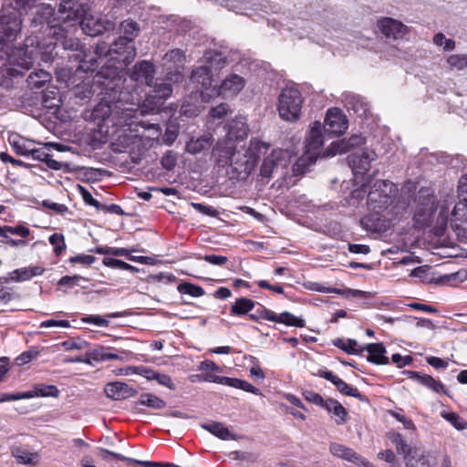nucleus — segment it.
I'll list each match as a JSON object with an SVG mask.
<instances>
[{"label": "nucleus", "mask_w": 467, "mask_h": 467, "mask_svg": "<svg viewBox=\"0 0 467 467\" xmlns=\"http://www.w3.org/2000/svg\"><path fill=\"white\" fill-rule=\"evenodd\" d=\"M205 60L207 65L197 67L191 77L193 83L201 85V97L203 101H209L216 97L234 99L244 90L246 80L235 73L226 76L220 85L213 84V72L225 65V60L221 55L206 54Z\"/></svg>", "instance_id": "obj_1"}, {"label": "nucleus", "mask_w": 467, "mask_h": 467, "mask_svg": "<svg viewBox=\"0 0 467 467\" xmlns=\"http://www.w3.org/2000/svg\"><path fill=\"white\" fill-rule=\"evenodd\" d=\"M262 147L267 149V145L260 141H251L248 148L241 145L240 141L225 142L224 145L218 144L215 152L220 165H230L238 180H246L257 162L254 150Z\"/></svg>", "instance_id": "obj_2"}, {"label": "nucleus", "mask_w": 467, "mask_h": 467, "mask_svg": "<svg viewBox=\"0 0 467 467\" xmlns=\"http://www.w3.org/2000/svg\"><path fill=\"white\" fill-rule=\"evenodd\" d=\"M397 187L389 181L378 180L368 192L367 205L369 213L362 219V223L370 230H378V223H371L373 220H379V216H385L388 209L393 203L397 193Z\"/></svg>", "instance_id": "obj_3"}, {"label": "nucleus", "mask_w": 467, "mask_h": 467, "mask_svg": "<svg viewBox=\"0 0 467 467\" xmlns=\"http://www.w3.org/2000/svg\"><path fill=\"white\" fill-rule=\"evenodd\" d=\"M438 212L437 223L439 224L438 234L443 232L449 221V205L447 201L442 203H435V197L428 191H421L419 194V203L417 205L414 219L420 225L430 223L436 211Z\"/></svg>", "instance_id": "obj_4"}, {"label": "nucleus", "mask_w": 467, "mask_h": 467, "mask_svg": "<svg viewBox=\"0 0 467 467\" xmlns=\"http://www.w3.org/2000/svg\"><path fill=\"white\" fill-rule=\"evenodd\" d=\"M16 6H6L0 16V48L9 47L19 35L22 27L21 8L29 5L30 0H15Z\"/></svg>", "instance_id": "obj_5"}, {"label": "nucleus", "mask_w": 467, "mask_h": 467, "mask_svg": "<svg viewBox=\"0 0 467 467\" xmlns=\"http://www.w3.org/2000/svg\"><path fill=\"white\" fill-rule=\"evenodd\" d=\"M387 437L395 446L397 452L402 456L406 467L435 466V457L431 452L420 447L408 444L400 433L389 431Z\"/></svg>", "instance_id": "obj_6"}, {"label": "nucleus", "mask_w": 467, "mask_h": 467, "mask_svg": "<svg viewBox=\"0 0 467 467\" xmlns=\"http://www.w3.org/2000/svg\"><path fill=\"white\" fill-rule=\"evenodd\" d=\"M303 97L297 88L285 86L278 97L277 110L280 118L285 121L299 119L303 105Z\"/></svg>", "instance_id": "obj_7"}, {"label": "nucleus", "mask_w": 467, "mask_h": 467, "mask_svg": "<svg viewBox=\"0 0 467 467\" xmlns=\"http://www.w3.org/2000/svg\"><path fill=\"white\" fill-rule=\"evenodd\" d=\"M291 161L289 151L275 149L262 161L259 175L262 179L269 180L276 175H285Z\"/></svg>", "instance_id": "obj_8"}, {"label": "nucleus", "mask_w": 467, "mask_h": 467, "mask_svg": "<svg viewBox=\"0 0 467 467\" xmlns=\"http://www.w3.org/2000/svg\"><path fill=\"white\" fill-rule=\"evenodd\" d=\"M376 157V152L369 149L357 151L348 157L357 184L360 183L362 187H366L363 182V176L370 170V163Z\"/></svg>", "instance_id": "obj_9"}, {"label": "nucleus", "mask_w": 467, "mask_h": 467, "mask_svg": "<svg viewBox=\"0 0 467 467\" xmlns=\"http://www.w3.org/2000/svg\"><path fill=\"white\" fill-rule=\"evenodd\" d=\"M380 33L389 39L400 40L409 33V27L401 21L392 17H381L377 21Z\"/></svg>", "instance_id": "obj_10"}, {"label": "nucleus", "mask_w": 467, "mask_h": 467, "mask_svg": "<svg viewBox=\"0 0 467 467\" xmlns=\"http://www.w3.org/2000/svg\"><path fill=\"white\" fill-rule=\"evenodd\" d=\"M83 32L88 36H98L114 28V24L100 16L87 15L80 22Z\"/></svg>", "instance_id": "obj_11"}, {"label": "nucleus", "mask_w": 467, "mask_h": 467, "mask_svg": "<svg viewBox=\"0 0 467 467\" xmlns=\"http://www.w3.org/2000/svg\"><path fill=\"white\" fill-rule=\"evenodd\" d=\"M184 62L185 56L180 49H173L165 54L163 57L164 66L168 70L175 68L173 73H168V80L177 83L183 79V75L178 70V68L182 67Z\"/></svg>", "instance_id": "obj_12"}, {"label": "nucleus", "mask_w": 467, "mask_h": 467, "mask_svg": "<svg viewBox=\"0 0 467 467\" xmlns=\"http://www.w3.org/2000/svg\"><path fill=\"white\" fill-rule=\"evenodd\" d=\"M324 127L328 133L341 135L348 129V119L338 109H330L327 112Z\"/></svg>", "instance_id": "obj_13"}, {"label": "nucleus", "mask_w": 467, "mask_h": 467, "mask_svg": "<svg viewBox=\"0 0 467 467\" xmlns=\"http://www.w3.org/2000/svg\"><path fill=\"white\" fill-rule=\"evenodd\" d=\"M322 128L320 121L313 122L306 138L305 150L317 158L319 156L324 143Z\"/></svg>", "instance_id": "obj_14"}, {"label": "nucleus", "mask_w": 467, "mask_h": 467, "mask_svg": "<svg viewBox=\"0 0 467 467\" xmlns=\"http://www.w3.org/2000/svg\"><path fill=\"white\" fill-rule=\"evenodd\" d=\"M104 392L108 398L114 400H125L137 394L133 388L119 381L108 383L104 388Z\"/></svg>", "instance_id": "obj_15"}, {"label": "nucleus", "mask_w": 467, "mask_h": 467, "mask_svg": "<svg viewBox=\"0 0 467 467\" xmlns=\"http://www.w3.org/2000/svg\"><path fill=\"white\" fill-rule=\"evenodd\" d=\"M364 143V139L361 136L355 135L349 138L348 140H337L330 144V146L324 151V157H332L337 154H341L348 151L351 148L359 146Z\"/></svg>", "instance_id": "obj_16"}, {"label": "nucleus", "mask_w": 467, "mask_h": 467, "mask_svg": "<svg viewBox=\"0 0 467 467\" xmlns=\"http://www.w3.org/2000/svg\"><path fill=\"white\" fill-rule=\"evenodd\" d=\"M109 53L119 55L123 63L128 64L135 57V48L130 39L120 36L110 47Z\"/></svg>", "instance_id": "obj_17"}, {"label": "nucleus", "mask_w": 467, "mask_h": 467, "mask_svg": "<svg viewBox=\"0 0 467 467\" xmlns=\"http://www.w3.org/2000/svg\"><path fill=\"white\" fill-rule=\"evenodd\" d=\"M124 360V357L109 351V348L99 346L93 349H90L85 354L86 364H92V361H107V360Z\"/></svg>", "instance_id": "obj_18"}, {"label": "nucleus", "mask_w": 467, "mask_h": 467, "mask_svg": "<svg viewBox=\"0 0 467 467\" xmlns=\"http://www.w3.org/2000/svg\"><path fill=\"white\" fill-rule=\"evenodd\" d=\"M450 222L454 229L467 230V202L462 199L454 205L451 212Z\"/></svg>", "instance_id": "obj_19"}, {"label": "nucleus", "mask_w": 467, "mask_h": 467, "mask_svg": "<svg viewBox=\"0 0 467 467\" xmlns=\"http://www.w3.org/2000/svg\"><path fill=\"white\" fill-rule=\"evenodd\" d=\"M404 373L408 376L409 379H411L415 381H417L419 384L431 389L432 391L436 393H440L441 391H445V388L443 384L435 379H433L431 376L427 374H422L420 372L417 371H404Z\"/></svg>", "instance_id": "obj_20"}, {"label": "nucleus", "mask_w": 467, "mask_h": 467, "mask_svg": "<svg viewBox=\"0 0 467 467\" xmlns=\"http://www.w3.org/2000/svg\"><path fill=\"white\" fill-rule=\"evenodd\" d=\"M248 126L246 119L244 117H237L232 120L228 126V141L234 142V139L236 140H242L248 135Z\"/></svg>", "instance_id": "obj_21"}, {"label": "nucleus", "mask_w": 467, "mask_h": 467, "mask_svg": "<svg viewBox=\"0 0 467 467\" xmlns=\"http://www.w3.org/2000/svg\"><path fill=\"white\" fill-rule=\"evenodd\" d=\"M323 408L331 415L336 424L343 425L347 422L348 411L337 400L327 399Z\"/></svg>", "instance_id": "obj_22"}, {"label": "nucleus", "mask_w": 467, "mask_h": 467, "mask_svg": "<svg viewBox=\"0 0 467 467\" xmlns=\"http://www.w3.org/2000/svg\"><path fill=\"white\" fill-rule=\"evenodd\" d=\"M8 142L14 150L22 156H29L31 151H33V147L36 146V141L27 140L18 134L9 135Z\"/></svg>", "instance_id": "obj_23"}, {"label": "nucleus", "mask_w": 467, "mask_h": 467, "mask_svg": "<svg viewBox=\"0 0 467 467\" xmlns=\"http://www.w3.org/2000/svg\"><path fill=\"white\" fill-rule=\"evenodd\" d=\"M329 451L333 456L344 461H348L349 462H353L355 464H359V461L361 459V456L354 451L351 448H348L340 443H331L329 446Z\"/></svg>", "instance_id": "obj_24"}, {"label": "nucleus", "mask_w": 467, "mask_h": 467, "mask_svg": "<svg viewBox=\"0 0 467 467\" xmlns=\"http://www.w3.org/2000/svg\"><path fill=\"white\" fill-rule=\"evenodd\" d=\"M45 268L40 265L27 266L16 269L9 274V277L15 282H23L30 280L35 276L43 275Z\"/></svg>", "instance_id": "obj_25"}, {"label": "nucleus", "mask_w": 467, "mask_h": 467, "mask_svg": "<svg viewBox=\"0 0 467 467\" xmlns=\"http://www.w3.org/2000/svg\"><path fill=\"white\" fill-rule=\"evenodd\" d=\"M115 105L118 103H109L107 100H101L93 109L92 118L94 120L102 122L109 121L112 123Z\"/></svg>", "instance_id": "obj_26"}, {"label": "nucleus", "mask_w": 467, "mask_h": 467, "mask_svg": "<svg viewBox=\"0 0 467 467\" xmlns=\"http://www.w3.org/2000/svg\"><path fill=\"white\" fill-rule=\"evenodd\" d=\"M364 350L368 353V361L378 365L389 363V358L385 356L386 348L381 343L368 344L364 347Z\"/></svg>", "instance_id": "obj_27"}, {"label": "nucleus", "mask_w": 467, "mask_h": 467, "mask_svg": "<svg viewBox=\"0 0 467 467\" xmlns=\"http://www.w3.org/2000/svg\"><path fill=\"white\" fill-rule=\"evenodd\" d=\"M153 65L148 61H141L135 65L131 78L136 81H145L147 85H150L153 78Z\"/></svg>", "instance_id": "obj_28"}, {"label": "nucleus", "mask_w": 467, "mask_h": 467, "mask_svg": "<svg viewBox=\"0 0 467 467\" xmlns=\"http://www.w3.org/2000/svg\"><path fill=\"white\" fill-rule=\"evenodd\" d=\"M138 109H121L119 105H115L112 125L116 126H131L134 122L133 118L136 117Z\"/></svg>", "instance_id": "obj_29"}, {"label": "nucleus", "mask_w": 467, "mask_h": 467, "mask_svg": "<svg viewBox=\"0 0 467 467\" xmlns=\"http://www.w3.org/2000/svg\"><path fill=\"white\" fill-rule=\"evenodd\" d=\"M3 51L5 52V55L8 56V58L11 63L17 65L23 69H29L34 63V58L32 57L31 52L27 53L24 49H19L16 51L17 54H9V47L4 49Z\"/></svg>", "instance_id": "obj_30"}, {"label": "nucleus", "mask_w": 467, "mask_h": 467, "mask_svg": "<svg viewBox=\"0 0 467 467\" xmlns=\"http://www.w3.org/2000/svg\"><path fill=\"white\" fill-rule=\"evenodd\" d=\"M201 426L203 430L209 431L221 440L229 441L236 439L235 436L229 431V429L221 422L213 421L210 423H203Z\"/></svg>", "instance_id": "obj_31"}, {"label": "nucleus", "mask_w": 467, "mask_h": 467, "mask_svg": "<svg viewBox=\"0 0 467 467\" xmlns=\"http://www.w3.org/2000/svg\"><path fill=\"white\" fill-rule=\"evenodd\" d=\"M147 380H156L158 384L174 390L176 389L171 378L164 373L158 372L150 368L144 367L143 376Z\"/></svg>", "instance_id": "obj_32"}, {"label": "nucleus", "mask_w": 467, "mask_h": 467, "mask_svg": "<svg viewBox=\"0 0 467 467\" xmlns=\"http://www.w3.org/2000/svg\"><path fill=\"white\" fill-rule=\"evenodd\" d=\"M317 157L308 153L307 151H304L302 156H300L296 161L294 163L292 167V171L295 176H299L304 174L308 171L309 166L315 163L317 161Z\"/></svg>", "instance_id": "obj_33"}, {"label": "nucleus", "mask_w": 467, "mask_h": 467, "mask_svg": "<svg viewBox=\"0 0 467 467\" xmlns=\"http://www.w3.org/2000/svg\"><path fill=\"white\" fill-rule=\"evenodd\" d=\"M212 143V136L205 134L197 139H192L186 144V151L191 154L200 153L204 149L208 148Z\"/></svg>", "instance_id": "obj_34"}, {"label": "nucleus", "mask_w": 467, "mask_h": 467, "mask_svg": "<svg viewBox=\"0 0 467 467\" xmlns=\"http://www.w3.org/2000/svg\"><path fill=\"white\" fill-rule=\"evenodd\" d=\"M254 307V302L246 297H240L235 300L231 306V314L234 316H242L249 313Z\"/></svg>", "instance_id": "obj_35"}, {"label": "nucleus", "mask_w": 467, "mask_h": 467, "mask_svg": "<svg viewBox=\"0 0 467 467\" xmlns=\"http://www.w3.org/2000/svg\"><path fill=\"white\" fill-rule=\"evenodd\" d=\"M11 454L19 464H32L37 459V453L27 451L22 447H13Z\"/></svg>", "instance_id": "obj_36"}, {"label": "nucleus", "mask_w": 467, "mask_h": 467, "mask_svg": "<svg viewBox=\"0 0 467 467\" xmlns=\"http://www.w3.org/2000/svg\"><path fill=\"white\" fill-rule=\"evenodd\" d=\"M138 251L139 250L136 248L127 249V248L111 247V255L124 256L133 262H137V263H140V264H149L150 261V257L130 255V253L138 252Z\"/></svg>", "instance_id": "obj_37"}, {"label": "nucleus", "mask_w": 467, "mask_h": 467, "mask_svg": "<svg viewBox=\"0 0 467 467\" xmlns=\"http://www.w3.org/2000/svg\"><path fill=\"white\" fill-rule=\"evenodd\" d=\"M446 63L451 71H462L467 68V55L453 54L446 58Z\"/></svg>", "instance_id": "obj_38"}, {"label": "nucleus", "mask_w": 467, "mask_h": 467, "mask_svg": "<svg viewBox=\"0 0 467 467\" xmlns=\"http://www.w3.org/2000/svg\"><path fill=\"white\" fill-rule=\"evenodd\" d=\"M334 344L336 347L351 355L360 354L364 351V347L360 348L355 339H337Z\"/></svg>", "instance_id": "obj_39"}, {"label": "nucleus", "mask_w": 467, "mask_h": 467, "mask_svg": "<svg viewBox=\"0 0 467 467\" xmlns=\"http://www.w3.org/2000/svg\"><path fill=\"white\" fill-rule=\"evenodd\" d=\"M140 404L155 410H161L166 407V402L163 400L151 393L140 395Z\"/></svg>", "instance_id": "obj_40"}, {"label": "nucleus", "mask_w": 467, "mask_h": 467, "mask_svg": "<svg viewBox=\"0 0 467 467\" xmlns=\"http://www.w3.org/2000/svg\"><path fill=\"white\" fill-rule=\"evenodd\" d=\"M50 78V74L47 71L41 69L29 75L28 83L34 88H41L45 83L48 82Z\"/></svg>", "instance_id": "obj_41"}, {"label": "nucleus", "mask_w": 467, "mask_h": 467, "mask_svg": "<svg viewBox=\"0 0 467 467\" xmlns=\"http://www.w3.org/2000/svg\"><path fill=\"white\" fill-rule=\"evenodd\" d=\"M6 234L27 237L30 234V230L21 224L16 226H0V238L6 237Z\"/></svg>", "instance_id": "obj_42"}, {"label": "nucleus", "mask_w": 467, "mask_h": 467, "mask_svg": "<svg viewBox=\"0 0 467 467\" xmlns=\"http://www.w3.org/2000/svg\"><path fill=\"white\" fill-rule=\"evenodd\" d=\"M282 323L286 326L290 327H305V320L296 317L295 315L289 313V312H283L279 314L278 316V322Z\"/></svg>", "instance_id": "obj_43"}, {"label": "nucleus", "mask_w": 467, "mask_h": 467, "mask_svg": "<svg viewBox=\"0 0 467 467\" xmlns=\"http://www.w3.org/2000/svg\"><path fill=\"white\" fill-rule=\"evenodd\" d=\"M334 385L337 387V389L339 392H341L342 394H344L346 396L355 397L358 399L362 398V395L360 394V392L358 391V389L357 388H354V387L348 385L347 382H345L340 378L337 379V380L335 382Z\"/></svg>", "instance_id": "obj_44"}, {"label": "nucleus", "mask_w": 467, "mask_h": 467, "mask_svg": "<svg viewBox=\"0 0 467 467\" xmlns=\"http://www.w3.org/2000/svg\"><path fill=\"white\" fill-rule=\"evenodd\" d=\"M441 415L443 419L449 421L455 429L459 431L467 429V421L462 420L459 415L454 412L441 411Z\"/></svg>", "instance_id": "obj_45"}, {"label": "nucleus", "mask_w": 467, "mask_h": 467, "mask_svg": "<svg viewBox=\"0 0 467 467\" xmlns=\"http://www.w3.org/2000/svg\"><path fill=\"white\" fill-rule=\"evenodd\" d=\"M34 389L36 397L57 398L59 395V390L54 385L37 384L34 386Z\"/></svg>", "instance_id": "obj_46"}, {"label": "nucleus", "mask_w": 467, "mask_h": 467, "mask_svg": "<svg viewBox=\"0 0 467 467\" xmlns=\"http://www.w3.org/2000/svg\"><path fill=\"white\" fill-rule=\"evenodd\" d=\"M348 104L358 117L366 116L369 110L368 103L365 102L364 99L359 97H353L348 102Z\"/></svg>", "instance_id": "obj_47"}, {"label": "nucleus", "mask_w": 467, "mask_h": 467, "mask_svg": "<svg viewBox=\"0 0 467 467\" xmlns=\"http://www.w3.org/2000/svg\"><path fill=\"white\" fill-rule=\"evenodd\" d=\"M120 30L124 34L123 37H128L130 41L138 36L140 31L139 26L132 20H125L120 25Z\"/></svg>", "instance_id": "obj_48"}, {"label": "nucleus", "mask_w": 467, "mask_h": 467, "mask_svg": "<svg viewBox=\"0 0 467 467\" xmlns=\"http://www.w3.org/2000/svg\"><path fill=\"white\" fill-rule=\"evenodd\" d=\"M177 289L181 294H187L193 297H200L204 295L202 287L191 283L180 284Z\"/></svg>", "instance_id": "obj_49"}, {"label": "nucleus", "mask_w": 467, "mask_h": 467, "mask_svg": "<svg viewBox=\"0 0 467 467\" xmlns=\"http://www.w3.org/2000/svg\"><path fill=\"white\" fill-rule=\"evenodd\" d=\"M433 43L438 47H442L444 51H452L456 47L455 41L451 38H446L442 33L434 35Z\"/></svg>", "instance_id": "obj_50"}, {"label": "nucleus", "mask_w": 467, "mask_h": 467, "mask_svg": "<svg viewBox=\"0 0 467 467\" xmlns=\"http://www.w3.org/2000/svg\"><path fill=\"white\" fill-rule=\"evenodd\" d=\"M102 263L104 265L110 267V268H119V269H123V270L138 272V269L135 266H133L122 260H119V259L105 257L103 259Z\"/></svg>", "instance_id": "obj_51"}, {"label": "nucleus", "mask_w": 467, "mask_h": 467, "mask_svg": "<svg viewBox=\"0 0 467 467\" xmlns=\"http://www.w3.org/2000/svg\"><path fill=\"white\" fill-rule=\"evenodd\" d=\"M78 1V0H62L59 6V12L68 13L67 16L68 18L72 16H81L82 15L79 14V10H75Z\"/></svg>", "instance_id": "obj_52"}, {"label": "nucleus", "mask_w": 467, "mask_h": 467, "mask_svg": "<svg viewBox=\"0 0 467 467\" xmlns=\"http://www.w3.org/2000/svg\"><path fill=\"white\" fill-rule=\"evenodd\" d=\"M49 242L54 246V253L57 256L60 255L62 252L66 249L64 236L60 234H53L49 237Z\"/></svg>", "instance_id": "obj_53"}, {"label": "nucleus", "mask_w": 467, "mask_h": 467, "mask_svg": "<svg viewBox=\"0 0 467 467\" xmlns=\"http://www.w3.org/2000/svg\"><path fill=\"white\" fill-rule=\"evenodd\" d=\"M278 316L274 311H271L264 306H262L260 309L257 310V317L254 315H251V318L254 320H257L259 318H263L265 320L273 321V322H278Z\"/></svg>", "instance_id": "obj_54"}, {"label": "nucleus", "mask_w": 467, "mask_h": 467, "mask_svg": "<svg viewBox=\"0 0 467 467\" xmlns=\"http://www.w3.org/2000/svg\"><path fill=\"white\" fill-rule=\"evenodd\" d=\"M278 316L274 311H271L264 306H262L260 309L257 310V317L254 315H251V318L254 320H257L259 318H263L265 320L273 321V322H278Z\"/></svg>", "instance_id": "obj_55"}, {"label": "nucleus", "mask_w": 467, "mask_h": 467, "mask_svg": "<svg viewBox=\"0 0 467 467\" xmlns=\"http://www.w3.org/2000/svg\"><path fill=\"white\" fill-rule=\"evenodd\" d=\"M143 371H144V366H139V367L130 366L127 368L115 369L113 372L117 376H129V375H132V374H138V375L143 376Z\"/></svg>", "instance_id": "obj_56"}, {"label": "nucleus", "mask_w": 467, "mask_h": 467, "mask_svg": "<svg viewBox=\"0 0 467 467\" xmlns=\"http://www.w3.org/2000/svg\"><path fill=\"white\" fill-rule=\"evenodd\" d=\"M231 111L227 103H221L210 110V116L213 119H223Z\"/></svg>", "instance_id": "obj_57"}, {"label": "nucleus", "mask_w": 467, "mask_h": 467, "mask_svg": "<svg viewBox=\"0 0 467 467\" xmlns=\"http://www.w3.org/2000/svg\"><path fill=\"white\" fill-rule=\"evenodd\" d=\"M154 92L155 98L165 99L171 96L172 88L170 84L161 83L155 86Z\"/></svg>", "instance_id": "obj_58"}, {"label": "nucleus", "mask_w": 467, "mask_h": 467, "mask_svg": "<svg viewBox=\"0 0 467 467\" xmlns=\"http://www.w3.org/2000/svg\"><path fill=\"white\" fill-rule=\"evenodd\" d=\"M37 354L36 350L25 351L16 358V362L18 366L26 365L36 358Z\"/></svg>", "instance_id": "obj_59"}, {"label": "nucleus", "mask_w": 467, "mask_h": 467, "mask_svg": "<svg viewBox=\"0 0 467 467\" xmlns=\"http://www.w3.org/2000/svg\"><path fill=\"white\" fill-rule=\"evenodd\" d=\"M96 261V257L89 254H78L69 258V262L73 264H81L90 265Z\"/></svg>", "instance_id": "obj_60"}, {"label": "nucleus", "mask_w": 467, "mask_h": 467, "mask_svg": "<svg viewBox=\"0 0 467 467\" xmlns=\"http://www.w3.org/2000/svg\"><path fill=\"white\" fill-rule=\"evenodd\" d=\"M81 280L86 281V279L80 275H65L58 281L59 285H67L69 287H73L75 285H78Z\"/></svg>", "instance_id": "obj_61"}, {"label": "nucleus", "mask_w": 467, "mask_h": 467, "mask_svg": "<svg viewBox=\"0 0 467 467\" xmlns=\"http://www.w3.org/2000/svg\"><path fill=\"white\" fill-rule=\"evenodd\" d=\"M202 111L201 106H193L192 107L188 102L182 104L181 108V112L182 115L186 117H195Z\"/></svg>", "instance_id": "obj_62"}, {"label": "nucleus", "mask_w": 467, "mask_h": 467, "mask_svg": "<svg viewBox=\"0 0 467 467\" xmlns=\"http://www.w3.org/2000/svg\"><path fill=\"white\" fill-rule=\"evenodd\" d=\"M191 205L201 213L210 215V216L217 215V211L213 206L204 205V204L197 203V202H192Z\"/></svg>", "instance_id": "obj_63"}, {"label": "nucleus", "mask_w": 467, "mask_h": 467, "mask_svg": "<svg viewBox=\"0 0 467 467\" xmlns=\"http://www.w3.org/2000/svg\"><path fill=\"white\" fill-rule=\"evenodd\" d=\"M459 198L467 202V175L462 176L458 184Z\"/></svg>", "instance_id": "obj_64"}]
</instances>
